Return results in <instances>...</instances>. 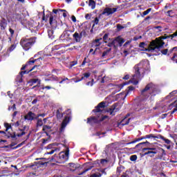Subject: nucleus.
Here are the masks:
<instances>
[{
  "instance_id": "31",
  "label": "nucleus",
  "mask_w": 177,
  "mask_h": 177,
  "mask_svg": "<svg viewBox=\"0 0 177 177\" xmlns=\"http://www.w3.org/2000/svg\"><path fill=\"white\" fill-rule=\"evenodd\" d=\"M88 6L91 7V9H95V8H96V2L95 0H89Z\"/></svg>"
},
{
  "instance_id": "30",
  "label": "nucleus",
  "mask_w": 177,
  "mask_h": 177,
  "mask_svg": "<svg viewBox=\"0 0 177 177\" xmlns=\"http://www.w3.org/2000/svg\"><path fill=\"white\" fill-rule=\"evenodd\" d=\"M107 46L109 48H112V46H113V48L116 49L118 47V45L115 44V40L112 39L111 42L108 43Z\"/></svg>"
},
{
  "instance_id": "48",
  "label": "nucleus",
  "mask_w": 177,
  "mask_h": 177,
  "mask_svg": "<svg viewBox=\"0 0 177 177\" xmlns=\"http://www.w3.org/2000/svg\"><path fill=\"white\" fill-rule=\"evenodd\" d=\"M107 162H109V160H107V159H101L100 160V164H102V165H104L105 164H107Z\"/></svg>"
},
{
  "instance_id": "46",
  "label": "nucleus",
  "mask_w": 177,
  "mask_h": 177,
  "mask_svg": "<svg viewBox=\"0 0 177 177\" xmlns=\"http://www.w3.org/2000/svg\"><path fill=\"white\" fill-rule=\"evenodd\" d=\"M138 160V156L136 155H132L130 156V160L131 161H136Z\"/></svg>"
},
{
  "instance_id": "45",
  "label": "nucleus",
  "mask_w": 177,
  "mask_h": 177,
  "mask_svg": "<svg viewBox=\"0 0 177 177\" xmlns=\"http://www.w3.org/2000/svg\"><path fill=\"white\" fill-rule=\"evenodd\" d=\"M53 12L55 13V15H57V12H66V10H62V9H53Z\"/></svg>"
},
{
  "instance_id": "61",
  "label": "nucleus",
  "mask_w": 177,
  "mask_h": 177,
  "mask_svg": "<svg viewBox=\"0 0 177 177\" xmlns=\"http://www.w3.org/2000/svg\"><path fill=\"white\" fill-rule=\"evenodd\" d=\"M17 145V142H12L11 144L10 145V147H13Z\"/></svg>"
},
{
  "instance_id": "6",
  "label": "nucleus",
  "mask_w": 177,
  "mask_h": 177,
  "mask_svg": "<svg viewBox=\"0 0 177 177\" xmlns=\"http://www.w3.org/2000/svg\"><path fill=\"white\" fill-rule=\"evenodd\" d=\"M37 42V37H22L20 40V45L24 50H30Z\"/></svg>"
},
{
  "instance_id": "62",
  "label": "nucleus",
  "mask_w": 177,
  "mask_h": 177,
  "mask_svg": "<svg viewBox=\"0 0 177 177\" xmlns=\"http://www.w3.org/2000/svg\"><path fill=\"white\" fill-rule=\"evenodd\" d=\"M86 59H87L86 57H84V60H83V62L82 63V66H85V64H86V63H87Z\"/></svg>"
},
{
  "instance_id": "37",
  "label": "nucleus",
  "mask_w": 177,
  "mask_h": 177,
  "mask_svg": "<svg viewBox=\"0 0 177 177\" xmlns=\"http://www.w3.org/2000/svg\"><path fill=\"white\" fill-rule=\"evenodd\" d=\"M171 60L177 64V54L176 53H174L173 57H171Z\"/></svg>"
},
{
  "instance_id": "41",
  "label": "nucleus",
  "mask_w": 177,
  "mask_h": 177,
  "mask_svg": "<svg viewBox=\"0 0 177 177\" xmlns=\"http://www.w3.org/2000/svg\"><path fill=\"white\" fill-rule=\"evenodd\" d=\"M129 84V82H124L121 84H119L118 86L119 88V91H121V89H122V88H124V86H125V85H128Z\"/></svg>"
},
{
  "instance_id": "25",
  "label": "nucleus",
  "mask_w": 177,
  "mask_h": 177,
  "mask_svg": "<svg viewBox=\"0 0 177 177\" xmlns=\"http://www.w3.org/2000/svg\"><path fill=\"white\" fill-rule=\"evenodd\" d=\"M84 77H82L80 79L79 77H76L75 80V82H80L82 81V80H84V78H88L91 77V73H85L83 74Z\"/></svg>"
},
{
  "instance_id": "20",
  "label": "nucleus",
  "mask_w": 177,
  "mask_h": 177,
  "mask_svg": "<svg viewBox=\"0 0 177 177\" xmlns=\"http://www.w3.org/2000/svg\"><path fill=\"white\" fill-rule=\"evenodd\" d=\"M42 131L46 133L47 136H49V133L52 132V127L49 125H44Z\"/></svg>"
},
{
  "instance_id": "23",
  "label": "nucleus",
  "mask_w": 177,
  "mask_h": 177,
  "mask_svg": "<svg viewBox=\"0 0 177 177\" xmlns=\"http://www.w3.org/2000/svg\"><path fill=\"white\" fill-rule=\"evenodd\" d=\"M37 64H39V65H35L30 70H26V71H21L19 73V74L21 75V77H23V75H24V74H28L29 73H30V71H32V70H34V68H35L36 67H39V64H41V63H37Z\"/></svg>"
},
{
  "instance_id": "17",
  "label": "nucleus",
  "mask_w": 177,
  "mask_h": 177,
  "mask_svg": "<svg viewBox=\"0 0 177 177\" xmlns=\"http://www.w3.org/2000/svg\"><path fill=\"white\" fill-rule=\"evenodd\" d=\"M118 106V104L115 103L113 104L108 110L107 113H109L110 115H115V113H117L118 111V109H117V106Z\"/></svg>"
},
{
  "instance_id": "9",
  "label": "nucleus",
  "mask_w": 177,
  "mask_h": 177,
  "mask_svg": "<svg viewBox=\"0 0 177 177\" xmlns=\"http://www.w3.org/2000/svg\"><path fill=\"white\" fill-rule=\"evenodd\" d=\"M66 114L62 124H61V127L59 129V132H64V129L67 127V124L70 121H71V109H68L66 111Z\"/></svg>"
},
{
  "instance_id": "44",
  "label": "nucleus",
  "mask_w": 177,
  "mask_h": 177,
  "mask_svg": "<svg viewBox=\"0 0 177 177\" xmlns=\"http://www.w3.org/2000/svg\"><path fill=\"white\" fill-rule=\"evenodd\" d=\"M48 34L49 38H51V39L55 37V36H53V30H48Z\"/></svg>"
},
{
  "instance_id": "29",
  "label": "nucleus",
  "mask_w": 177,
  "mask_h": 177,
  "mask_svg": "<svg viewBox=\"0 0 177 177\" xmlns=\"http://www.w3.org/2000/svg\"><path fill=\"white\" fill-rule=\"evenodd\" d=\"M157 139H161L162 140H163V142H165V143H166V145H171V140H169L167 138H164V136H162L160 134L158 135V137H156Z\"/></svg>"
},
{
  "instance_id": "3",
  "label": "nucleus",
  "mask_w": 177,
  "mask_h": 177,
  "mask_svg": "<svg viewBox=\"0 0 177 177\" xmlns=\"http://www.w3.org/2000/svg\"><path fill=\"white\" fill-rule=\"evenodd\" d=\"M4 127L6 128V131H0V133H2L5 136L8 138V139H10V138H12V140H16L17 138L16 136L18 138H21V136H24V135H26L27 132L28 131V128L27 126H24L23 129H19L20 133L16 134V132H14L13 134L10 133V132L6 134V132L9 131V129H12V125L9 124V123H4Z\"/></svg>"
},
{
  "instance_id": "2",
  "label": "nucleus",
  "mask_w": 177,
  "mask_h": 177,
  "mask_svg": "<svg viewBox=\"0 0 177 177\" xmlns=\"http://www.w3.org/2000/svg\"><path fill=\"white\" fill-rule=\"evenodd\" d=\"M160 93V89H158V87L157 85L153 84V82H150L147 84L145 88H143L141 91V96L144 97L142 100V102L146 101L149 99L150 96V100L153 99L155 96H157Z\"/></svg>"
},
{
  "instance_id": "7",
  "label": "nucleus",
  "mask_w": 177,
  "mask_h": 177,
  "mask_svg": "<svg viewBox=\"0 0 177 177\" xmlns=\"http://www.w3.org/2000/svg\"><path fill=\"white\" fill-rule=\"evenodd\" d=\"M119 10H121L120 6H116L115 8H113L109 7L105 8L103 12L98 15V17H95V19L93 21V22L94 23L93 27H95V24H99V19H100L102 16H110L111 15H113V13H115V12H119Z\"/></svg>"
},
{
  "instance_id": "5",
  "label": "nucleus",
  "mask_w": 177,
  "mask_h": 177,
  "mask_svg": "<svg viewBox=\"0 0 177 177\" xmlns=\"http://www.w3.org/2000/svg\"><path fill=\"white\" fill-rule=\"evenodd\" d=\"M176 37L177 30L171 35H167V34H165L164 35L156 38V40L153 41L151 45V46H155L154 49H160V48H164V45H165V41H164V39H168L169 38H171V39H174V38Z\"/></svg>"
},
{
  "instance_id": "40",
  "label": "nucleus",
  "mask_w": 177,
  "mask_h": 177,
  "mask_svg": "<svg viewBox=\"0 0 177 177\" xmlns=\"http://www.w3.org/2000/svg\"><path fill=\"white\" fill-rule=\"evenodd\" d=\"M125 167H124V166H120L117 168V174L118 175H120V174H121L122 172V169H124Z\"/></svg>"
},
{
  "instance_id": "27",
  "label": "nucleus",
  "mask_w": 177,
  "mask_h": 177,
  "mask_svg": "<svg viewBox=\"0 0 177 177\" xmlns=\"http://www.w3.org/2000/svg\"><path fill=\"white\" fill-rule=\"evenodd\" d=\"M102 38H100V39H95L94 41H93V43H92V48L95 47V48H97V46H100V45H102Z\"/></svg>"
},
{
  "instance_id": "49",
  "label": "nucleus",
  "mask_w": 177,
  "mask_h": 177,
  "mask_svg": "<svg viewBox=\"0 0 177 177\" xmlns=\"http://www.w3.org/2000/svg\"><path fill=\"white\" fill-rule=\"evenodd\" d=\"M48 17H49V15H46V17H45V11H44L42 20H44V21H46L48 20Z\"/></svg>"
},
{
  "instance_id": "60",
  "label": "nucleus",
  "mask_w": 177,
  "mask_h": 177,
  "mask_svg": "<svg viewBox=\"0 0 177 177\" xmlns=\"http://www.w3.org/2000/svg\"><path fill=\"white\" fill-rule=\"evenodd\" d=\"M32 35H35V34H38V30H35L34 29H31Z\"/></svg>"
},
{
  "instance_id": "56",
  "label": "nucleus",
  "mask_w": 177,
  "mask_h": 177,
  "mask_svg": "<svg viewBox=\"0 0 177 177\" xmlns=\"http://www.w3.org/2000/svg\"><path fill=\"white\" fill-rule=\"evenodd\" d=\"M49 23L50 26L53 24V15H50V19H49Z\"/></svg>"
},
{
  "instance_id": "33",
  "label": "nucleus",
  "mask_w": 177,
  "mask_h": 177,
  "mask_svg": "<svg viewBox=\"0 0 177 177\" xmlns=\"http://www.w3.org/2000/svg\"><path fill=\"white\" fill-rule=\"evenodd\" d=\"M70 30L65 29L61 37H66V38H68L70 37V33H68Z\"/></svg>"
},
{
  "instance_id": "63",
  "label": "nucleus",
  "mask_w": 177,
  "mask_h": 177,
  "mask_svg": "<svg viewBox=\"0 0 177 177\" xmlns=\"http://www.w3.org/2000/svg\"><path fill=\"white\" fill-rule=\"evenodd\" d=\"M77 64V61H73L71 62V67H73V66H75Z\"/></svg>"
},
{
  "instance_id": "21",
  "label": "nucleus",
  "mask_w": 177,
  "mask_h": 177,
  "mask_svg": "<svg viewBox=\"0 0 177 177\" xmlns=\"http://www.w3.org/2000/svg\"><path fill=\"white\" fill-rule=\"evenodd\" d=\"M1 30H3L8 27V21L5 18H2L0 21Z\"/></svg>"
},
{
  "instance_id": "54",
  "label": "nucleus",
  "mask_w": 177,
  "mask_h": 177,
  "mask_svg": "<svg viewBox=\"0 0 177 177\" xmlns=\"http://www.w3.org/2000/svg\"><path fill=\"white\" fill-rule=\"evenodd\" d=\"M16 48V45L15 44H12L9 48L10 52H12V50H15V49Z\"/></svg>"
},
{
  "instance_id": "34",
  "label": "nucleus",
  "mask_w": 177,
  "mask_h": 177,
  "mask_svg": "<svg viewBox=\"0 0 177 177\" xmlns=\"http://www.w3.org/2000/svg\"><path fill=\"white\" fill-rule=\"evenodd\" d=\"M39 82V80L38 79H31L30 80H29L28 84H30V86H32V85H34V84H37V82Z\"/></svg>"
},
{
  "instance_id": "42",
  "label": "nucleus",
  "mask_w": 177,
  "mask_h": 177,
  "mask_svg": "<svg viewBox=\"0 0 177 177\" xmlns=\"http://www.w3.org/2000/svg\"><path fill=\"white\" fill-rule=\"evenodd\" d=\"M53 146H55L54 144H50L46 147V149H47V150H52V149H58L57 147H53Z\"/></svg>"
},
{
  "instance_id": "24",
  "label": "nucleus",
  "mask_w": 177,
  "mask_h": 177,
  "mask_svg": "<svg viewBox=\"0 0 177 177\" xmlns=\"http://www.w3.org/2000/svg\"><path fill=\"white\" fill-rule=\"evenodd\" d=\"M114 39H115V43L116 44V42H117L119 45V46H122L124 42H125V39L124 38L121 37V36H118Z\"/></svg>"
},
{
  "instance_id": "35",
  "label": "nucleus",
  "mask_w": 177,
  "mask_h": 177,
  "mask_svg": "<svg viewBox=\"0 0 177 177\" xmlns=\"http://www.w3.org/2000/svg\"><path fill=\"white\" fill-rule=\"evenodd\" d=\"M151 12V8H148L147 10L144 11L142 14V17H145V16H147V15Z\"/></svg>"
},
{
  "instance_id": "59",
  "label": "nucleus",
  "mask_w": 177,
  "mask_h": 177,
  "mask_svg": "<svg viewBox=\"0 0 177 177\" xmlns=\"http://www.w3.org/2000/svg\"><path fill=\"white\" fill-rule=\"evenodd\" d=\"M138 39H142V36H136L133 37V41H138Z\"/></svg>"
},
{
  "instance_id": "22",
  "label": "nucleus",
  "mask_w": 177,
  "mask_h": 177,
  "mask_svg": "<svg viewBox=\"0 0 177 177\" xmlns=\"http://www.w3.org/2000/svg\"><path fill=\"white\" fill-rule=\"evenodd\" d=\"M63 108H59L56 111V116L57 120H62L63 118V115H64V113H62Z\"/></svg>"
},
{
  "instance_id": "14",
  "label": "nucleus",
  "mask_w": 177,
  "mask_h": 177,
  "mask_svg": "<svg viewBox=\"0 0 177 177\" xmlns=\"http://www.w3.org/2000/svg\"><path fill=\"white\" fill-rule=\"evenodd\" d=\"M158 137V136H154V134H149V135H146L145 136H142L138 138H136L134 140L130 142H127L126 143V145H133V143H137V142H140V140H143V139H157V138Z\"/></svg>"
},
{
  "instance_id": "13",
  "label": "nucleus",
  "mask_w": 177,
  "mask_h": 177,
  "mask_svg": "<svg viewBox=\"0 0 177 177\" xmlns=\"http://www.w3.org/2000/svg\"><path fill=\"white\" fill-rule=\"evenodd\" d=\"M142 151H146L143 156L153 158L157 154V148L156 147H145L142 149Z\"/></svg>"
},
{
  "instance_id": "4",
  "label": "nucleus",
  "mask_w": 177,
  "mask_h": 177,
  "mask_svg": "<svg viewBox=\"0 0 177 177\" xmlns=\"http://www.w3.org/2000/svg\"><path fill=\"white\" fill-rule=\"evenodd\" d=\"M142 66H143V62H140L134 66L135 72L133 75V77L131 78L133 85H138V84H139V81H141L142 78L145 77L146 70L142 68Z\"/></svg>"
},
{
  "instance_id": "18",
  "label": "nucleus",
  "mask_w": 177,
  "mask_h": 177,
  "mask_svg": "<svg viewBox=\"0 0 177 177\" xmlns=\"http://www.w3.org/2000/svg\"><path fill=\"white\" fill-rule=\"evenodd\" d=\"M165 150L162 148L156 149V158L158 160H162L164 156H165Z\"/></svg>"
},
{
  "instance_id": "38",
  "label": "nucleus",
  "mask_w": 177,
  "mask_h": 177,
  "mask_svg": "<svg viewBox=\"0 0 177 177\" xmlns=\"http://www.w3.org/2000/svg\"><path fill=\"white\" fill-rule=\"evenodd\" d=\"M37 120V127H42L44 125V122H42V119H39V118H38Z\"/></svg>"
},
{
  "instance_id": "57",
  "label": "nucleus",
  "mask_w": 177,
  "mask_h": 177,
  "mask_svg": "<svg viewBox=\"0 0 177 177\" xmlns=\"http://www.w3.org/2000/svg\"><path fill=\"white\" fill-rule=\"evenodd\" d=\"M155 28L156 29V30H158V32H161L162 31V26H155Z\"/></svg>"
},
{
  "instance_id": "16",
  "label": "nucleus",
  "mask_w": 177,
  "mask_h": 177,
  "mask_svg": "<svg viewBox=\"0 0 177 177\" xmlns=\"http://www.w3.org/2000/svg\"><path fill=\"white\" fill-rule=\"evenodd\" d=\"M42 60V57H39L37 59H34V58H30L29 61L25 64L23 65L21 70L23 71V70H26L28 66H31V64H34L36 62H41Z\"/></svg>"
},
{
  "instance_id": "64",
  "label": "nucleus",
  "mask_w": 177,
  "mask_h": 177,
  "mask_svg": "<svg viewBox=\"0 0 177 177\" xmlns=\"http://www.w3.org/2000/svg\"><path fill=\"white\" fill-rule=\"evenodd\" d=\"M122 80H129V75H126L123 77Z\"/></svg>"
},
{
  "instance_id": "32",
  "label": "nucleus",
  "mask_w": 177,
  "mask_h": 177,
  "mask_svg": "<svg viewBox=\"0 0 177 177\" xmlns=\"http://www.w3.org/2000/svg\"><path fill=\"white\" fill-rule=\"evenodd\" d=\"M55 151H60V148H53L50 151H47L45 154H53Z\"/></svg>"
},
{
  "instance_id": "52",
  "label": "nucleus",
  "mask_w": 177,
  "mask_h": 177,
  "mask_svg": "<svg viewBox=\"0 0 177 177\" xmlns=\"http://www.w3.org/2000/svg\"><path fill=\"white\" fill-rule=\"evenodd\" d=\"M117 28L120 31V30L125 28V27L122 26L121 24H119L117 25Z\"/></svg>"
},
{
  "instance_id": "15",
  "label": "nucleus",
  "mask_w": 177,
  "mask_h": 177,
  "mask_svg": "<svg viewBox=\"0 0 177 177\" xmlns=\"http://www.w3.org/2000/svg\"><path fill=\"white\" fill-rule=\"evenodd\" d=\"M24 120H26V121H34L35 120H38V116H37V114H35V113L30 111L24 116Z\"/></svg>"
},
{
  "instance_id": "28",
  "label": "nucleus",
  "mask_w": 177,
  "mask_h": 177,
  "mask_svg": "<svg viewBox=\"0 0 177 177\" xmlns=\"http://www.w3.org/2000/svg\"><path fill=\"white\" fill-rule=\"evenodd\" d=\"M128 115L124 117L123 120H121L120 124L122 127H124V125H128L129 124V122L131 121V118H128Z\"/></svg>"
},
{
  "instance_id": "47",
  "label": "nucleus",
  "mask_w": 177,
  "mask_h": 177,
  "mask_svg": "<svg viewBox=\"0 0 177 177\" xmlns=\"http://www.w3.org/2000/svg\"><path fill=\"white\" fill-rule=\"evenodd\" d=\"M103 39L104 41L105 44H107V41L109 39V33H105L104 35L103 36Z\"/></svg>"
},
{
  "instance_id": "12",
  "label": "nucleus",
  "mask_w": 177,
  "mask_h": 177,
  "mask_svg": "<svg viewBox=\"0 0 177 177\" xmlns=\"http://www.w3.org/2000/svg\"><path fill=\"white\" fill-rule=\"evenodd\" d=\"M48 164H49V162H44L42 160H39L28 165V168H32V169H38V168H41L42 167H48Z\"/></svg>"
},
{
  "instance_id": "26",
  "label": "nucleus",
  "mask_w": 177,
  "mask_h": 177,
  "mask_svg": "<svg viewBox=\"0 0 177 177\" xmlns=\"http://www.w3.org/2000/svg\"><path fill=\"white\" fill-rule=\"evenodd\" d=\"M73 37L75 42H81V39H82V37L80 36V33H78L77 32H75L73 35Z\"/></svg>"
},
{
  "instance_id": "53",
  "label": "nucleus",
  "mask_w": 177,
  "mask_h": 177,
  "mask_svg": "<svg viewBox=\"0 0 177 177\" xmlns=\"http://www.w3.org/2000/svg\"><path fill=\"white\" fill-rule=\"evenodd\" d=\"M79 35H80L82 38V35H84V37H86V31H85V30H83Z\"/></svg>"
},
{
  "instance_id": "39",
  "label": "nucleus",
  "mask_w": 177,
  "mask_h": 177,
  "mask_svg": "<svg viewBox=\"0 0 177 177\" xmlns=\"http://www.w3.org/2000/svg\"><path fill=\"white\" fill-rule=\"evenodd\" d=\"M17 82H19L20 84L23 82V76L21 74L17 76L16 79Z\"/></svg>"
},
{
  "instance_id": "11",
  "label": "nucleus",
  "mask_w": 177,
  "mask_h": 177,
  "mask_svg": "<svg viewBox=\"0 0 177 177\" xmlns=\"http://www.w3.org/2000/svg\"><path fill=\"white\" fill-rule=\"evenodd\" d=\"M11 21H19L23 24V17L17 8H15L12 15L10 16Z\"/></svg>"
},
{
  "instance_id": "8",
  "label": "nucleus",
  "mask_w": 177,
  "mask_h": 177,
  "mask_svg": "<svg viewBox=\"0 0 177 177\" xmlns=\"http://www.w3.org/2000/svg\"><path fill=\"white\" fill-rule=\"evenodd\" d=\"M69 154H70V149L68 147L65 152L61 151L59 153L58 156L56 154H55L52 157L51 161H55V162H57L58 164H64V162H66V161H67L68 160Z\"/></svg>"
},
{
  "instance_id": "1",
  "label": "nucleus",
  "mask_w": 177,
  "mask_h": 177,
  "mask_svg": "<svg viewBox=\"0 0 177 177\" xmlns=\"http://www.w3.org/2000/svg\"><path fill=\"white\" fill-rule=\"evenodd\" d=\"M104 107H106V102H100L97 106H95V109L93 110V113H95V116L88 118L86 124L93 127V125L100 124L101 122H103L104 120L109 118V115H102V113H103V109H104Z\"/></svg>"
},
{
  "instance_id": "36",
  "label": "nucleus",
  "mask_w": 177,
  "mask_h": 177,
  "mask_svg": "<svg viewBox=\"0 0 177 177\" xmlns=\"http://www.w3.org/2000/svg\"><path fill=\"white\" fill-rule=\"evenodd\" d=\"M143 145H150V142H149L148 141H146V142L138 143V145H136L135 146V147L133 149H136V148L139 147V146H143Z\"/></svg>"
},
{
  "instance_id": "10",
  "label": "nucleus",
  "mask_w": 177,
  "mask_h": 177,
  "mask_svg": "<svg viewBox=\"0 0 177 177\" xmlns=\"http://www.w3.org/2000/svg\"><path fill=\"white\" fill-rule=\"evenodd\" d=\"M154 41H156V39L154 40H152L150 42L147 48H145V46H147V45H146V44H145V42L140 43L139 47L142 48V49L141 50H144L145 52H157V53H158V52H160L162 48H160L159 49L154 48H156V46H157V45L151 46L152 42Z\"/></svg>"
},
{
  "instance_id": "58",
  "label": "nucleus",
  "mask_w": 177,
  "mask_h": 177,
  "mask_svg": "<svg viewBox=\"0 0 177 177\" xmlns=\"http://www.w3.org/2000/svg\"><path fill=\"white\" fill-rule=\"evenodd\" d=\"M58 49H60V46H55L52 48V50H57Z\"/></svg>"
},
{
  "instance_id": "19",
  "label": "nucleus",
  "mask_w": 177,
  "mask_h": 177,
  "mask_svg": "<svg viewBox=\"0 0 177 177\" xmlns=\"http://www.w3.org/2000/svg\"><path fill=\"white\" fill-rule=\"evenodd\" d=\"M133 89H135V87H133V86H130L128 87V91L127 93L123 92V93H120L118 95V96H122V95H124V97L122 98L123 100H125V97H127V96H128V93H129V92H131V91H133Z\"/></svg>"
},
{
  "instance_id": "50",
  "label": "nucleus",
  "mask_w": 177,
  "mask_h": 177,
  "mask_svg": "<svg viewBox=\"0 0 177 177\" xmlns=\"http://www.w3.org/2000/svg\"><path fill=\"white\" fill-rule=\"evenodd\" d=\"M160 52H161L162 55H167V56H168V48L162 50Z\"/></svg>"
},
{
  "instance_id": "55",
  "label": "nucleus",
  "mask_w": 177,
  "mask_h": 177,
  "mask_svg": "<svg viewBox=\"0 0 177 177\" xmlns=\"http://www.w3.org/2000/svg\"><path fill=\"white\" fill-rule=\"evenodd\" d=\"M9 32L10 33L11 37H13V35H15V30L12 29V28H9Z\"/></svg>"
},
{
  "instance_id": "43",
  "label": "nucleus",
  "mask_w": 177,
  "mask_h": 177,
  "mask_svg": "<svg viewBox=\"0 0 177 177\" xmlns=\"http://www.w3.org/2000/svg\"><path fill=\"white\" fill-rule=\"evenodd\" d=\"M111 51V48H109L105 51L103 52L102 57H104V56H107L108 53H110V52Z\"/></svg>"
},
{
  "instance_id": "51",
  "label": "nucleus",
  "mask_w": 177,
  "mask_h": 177,
  "mask_svg": "<svg viewBox=\"0 0 177 177\" xmlns=\"http://www.w3.org/2000/svg\"><path fill=\"white\" fill-rule=\"evenodd\" d=\"M94 80L93 79H92L91 80V82H88L87 83H86V85H87V86H93V82H94Z\"/></svg>"
}]
</instances>
